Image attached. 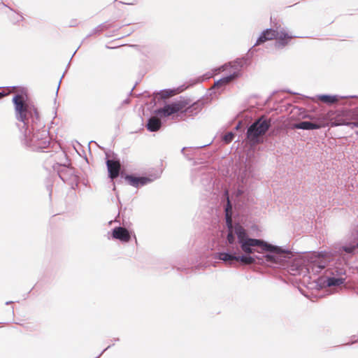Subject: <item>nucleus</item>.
Wrapping results in <instances>:
<instances>
[{"label": "nucleus", "mask_w": 358, "mask_h": 358, "mask_svg": "<svg viewBox=\"0 0 358 358\" xmlns=\"http://www.w3.org/2000/svg\"><path fill=\"white\" fill-rule=\"evenodd\" d=\"M106 166L108 169V178L111 180L113 185V190L115 189L114 180L119 176H121L122 173H120L121 164L119 159L115 158L108 159L106 158Z\"/></svg>", "instance_id": "nucleus-9"}, {"label": "nucleus", "mask_w": 358, "mask_h": 358, "mask_svg": "<svg viewBox=\"0 0 358 358\" xmlns=\"http://www.w3.org/2000/svg\"><path fill=\"white\" fill-rule=\"evenodd\" d=\"M234 134L232 131H229L222 136V140L224 143L228 144L234 139Z\"/></svg>", "instance_id": "nucleus-19"}, {"label": "nucleus", "mask_w": 358, "mask_h": 358, "mask_svg": "<svg viewBox=\"0 0 358 358\" xmlns=\"http://www.w3.org/2000/svg\"><path fill=\"white\" fill-rule=\"evenodd\" d=\"M280 25L278 23H275L273 24V28L270 29H266L264 30L259 36L257 38L256 43L255 45L248 50V56L247 57H243L242 58L245 57L248 59V66L250 64V55L252 56L253 52L256 51V50L254 48L255 45H259L264 42L275 39L278 36V34L279 32V29L280 28ZM245 66H248V65H245L243 68Z\"/></svg>", "instance_id": "nucleus-6"}, {"label": "nucleus", "mask_w": 358, "mask_h": 358, "mask_svg": "<svg viewBox=\"0 0 358 358\" xmlns=\"http://www.w3.org/2000/svg\"><path fill=\"white\" fill-rule=\"evenodd\" d=\"M155 116L148 118L145 124L146 129L150 132L158 131L162 127L163 122L159 118L163 117L157 116L154 112Z\"/></svg>", "instance_id": "nucleus-12"}, {"label": "nucleus", "mask_w": 358, "mask_h": 358, "mask_svg": "<svg viewBox=\"0 0 358 358\" xmlns=\"http://www.w3.org/2000/svg\"><path fill=\"white\" fill-rule=\"evenodd\" d=\"M15 114L20 129L21 143L33 151L46 152L52 142L39 112L34 104L15 94L13 97Z\"/></svg>", "instance_id": "nucleus-2"}, {"label": "nucleus", "mask_w": 358, "mask_h": 358, "mask_svg": "<svg viewBox=\"0 0 358 358\" xmlns=\"http://www.w3.org/2000/svg\"><path fill=\"white\" fill-rule=\"evenodd\" d=\"M119 341V338L114 339V341Z\"/></svg>", "instance_id": "nucleus-36"}, {"label": "nucleus", "mask_w": 358, "mask_h": 358, "mask_svg": "<svg viewBox=\"0 0 358 358\" xmlns=\"http://www.w3.org/2000/svg\"><path fill=\"white\" fill-rule=\"evenodd\" d=\"M271 126L270 119L262 117L251 124L247 129L246 141L252 148L262 143L266 138V133Z\"/></svg>", "instance_id": "nucleus-4"}, {"label": "nucleus", "mask_w": 358, "mask_h": 358, "mask_svg": "<svg viewBox=\"0 0 358 358\" xmlns=\"http://www.w3.org/2000/svg\"><path fill=\"white\" fill-rule=\"evenodd\" d=\"M243 192L238 189L234 205L229 199V193L224 194V204L227 234L224 243L214 258L226 265L264 264L287 271L292 275H317L326 266L327 253L320 252L304 258L294 254L291 250L272 245L263 239L251 238L248 231L239 223L236 216L245 205L239 201Z\"/></svg>", "instance_id": "nucleus-1"}, {"label": "nucleus", "mask_w": 358, "mask_h": 358, "mask_svg": "<svg viewBox=\"0 0 358 358\" xmlns=\"http://www.w3.org/2000/svg\"><path fill=\"white\" fill-rule=\"evenodd\" d=\"M13 316H14V308H13V307H10L6 311V317L5 318L4 323H8L9 322L13 320Z\"/></svg>", "instance_id": "nucleus-21"}, {"label": "nucleus", "mask_w": 358, "mask_h": 358, "mask_svg": "<svg viewBox=\"0 0 358 358\" xmlns=\"http://www.w3.org/2000/svg\"><path fill=\"white\" fill-rule=\"evenodd\" d=\"M345 271L343 268L331 267L325 270L324 273L314 280L320 288L338 287L345 282Z\"/></svg>", "instance_id": "nucleus-5"}, {"label": "nucleus", "mask_w": 358, "mask_h": 358, "mask_svg": "<svg viewBox=\"0 0 358 358\" xmlns=\"http://www.w3.org/2000/svg\"><path fill=\"white\" fill-rule=\"evenodd\" d=\"M159 177L160 174L158 173L150 174L148 176H140L134 173L121 174V178H124L129 185L136 188H138L140 187H143L149 183H151Z\"/></svg>", "instance_id": "nucleus-7"}, {"label": "nucleus", "mask_w": 358, "mask_h": 358, "mask_svg": "<svg viewBox=\"0 0 358 358\" xmlns=\"http://www.w3.org/2000/svg\"><path fill=\"white\" fill-rule=\"evenodd\" d=\"M62 155H63L64 158L65 159L66 162H67L69 161V159H68L66 155L64 153H62Z\"/></svg>", "instance_id": "nucleus-30"}, {"label": "nucleus", "mask_w": 358, "mask_h": 358, "mask_svg": "<svg viewBox=\"0 0 358 358\" xmlns=\"http://www.w3.org/2000/svg\"><path fill=\"white\" fill-rule=\"evenodd\" d=\"M357 294H358V290H357Z\"/></svg>", "instance_id": "nucleus-37"}, {"label": "nucleus", "mask_w": 358, "mask_h": 358, "mask_svg": "<svg viewBox=\"0 0 358 358\" xmlns=\"http://www.w3.org/2000/svg\"><path fill=\"white\" fill-rule=\"evenodd\" d=\"M173 90L170 89L161 90L153 93L154 99L158 101L164 100L172 95Z\"/></svg>", "instance_id": "nucleus-16"}, {"label": "nucleus", "mask_w": 358, "mask_h": 358, "mask_svg": "<svg viewBox=\"0 0 358 358\" xmlns=\"http://www.w3.org/2000/svg\"><path fill=\"white\" fill-rule=\"evenodd\" d=\"M345 125L349 126L351 128H358V120L355 122H348V123L345 124Z\"/></svg>", "instance_id": "nucleus-23"}, {"label": "nucleus", "mask_w": 358, "mask_h": 358, "mask_svg": "<svg viewBox=\"0 0 358 358\" xmlns=\"http://www.w3.org/2000/svg\"><path fill=\"white\" fill-rule=\"evenodd\" d=\"M358 250V246L356 245H344L342 247V250L346 254H355L356 250Z\"/></svg>", "instance_id": "nucleus-18"}, {"label": "nucleus", "mask_w": 358, "mask_h": 358, "mask_svg": "<svg viewBox=\"0 0 358 358\" xmlns=\"http://www.w3.org/2000/svg\"><path fill=\"white\" fill-rule=\"evenodd\" d=\"M110 348V345H108L106 348H105L97 357H96L95 358H99L104 352H106L108 348Z\"/></svg>", "instance_id": "nucleus-27"}, {"label": "nucleus", "mask_w": 358, "mask_h": 358, "mask_svg": "<svg viewBox=\"0 0 358 358\" xmlns=\"http://www.w3.org/2000/svg\"><path fill=\"white\" fill-rule=\"evenodd\" d=\"M321 122L301 121L296 123L294 126L296 129L303 130H315L319 129L323 127Z\"/></svg>", "instance_id": "nucleus-14"}, {"label": "nucleus", "mask_w": 358, "mask_h": 358, "mask_svg": "<svg viewBox=\"0 0 358 358\" xmlns=\"http://www.w3.org/2000/svg\"><path fill=\"white\" fill-rule=\"evenodd\" d=\"M255 167L253 162L250 159H247L243 172V180L249 178H254L255 176Z\"/></svg>", "instance_id": "nucleus-15"}, {"label": "nucleus", "mask_w": 358, "mask_h": 358, "mask_svg": "<svg viewBox=\"0 0 358 358\" xmlns=\"http://www.w3.org/2000/svg\"><path fill=\"white\" fill-rule=\"evenodd\" d=\"M356 342H358V341H353V342L350 343H346L345 345H352V344H353V343H356Z\"/></svg>", "instance_id": "nucleus-32"}, {"label": "nucleus", "mask_w": 358, "mask_h": 358, "mask_svg": "<svg viewBox=\"0 0 358 358\" xmlns=\"http://www.w3.org/2000/svg\"><path fill=\"white\" fill-rule=\"evenodd\" d=\"M192 147H189V148H186V147H184L182 148L181 150V152L184 155V156L189 160H191L192 158L189 157L190 155H192Z\"/></svg>", "instance_id": "nucleus-22"}, {"label": "nucleus", "mask_w": 358, "mask_h": 358, "mask_svg": "<svg viewBox=\"0 0 358 358\" xmlns=\"http://www.w3.org/2000/svg\"><path fill=\"white\" fill-rule=\"evenodd\" d=\"M112 238L120 241L122 243H128L131 238V233L128 229L122 227H115L112 229Z\"/></svg>", "instance_id": "nucleus-11"}, {"label": "nucleus", "mask_w": 358, "mask_h": 358, "mask_svg": "<svg viewBox=\"0 0 358 358\" xmlns=\"http://www.w3.org/2000/svg\"><path fill=\"white\" fill-rule=\"evenodd\" d=\"M247 58H237L233 62L222 66V70L228 66L234 69V71L229 75L224 76L215 82L214 87L208 90V94L201 97L200 99L190 103L187 100L178 101L171 103L165 104L164 107L155 110V113L159 117H169L174 114H187L189 116L197 115L203 106L217 96V93L220 94L222 90L220 88L224 85L238 78L241 76V70L245 65H248Z\"/></svg>", "instance_id": "nucleus-3"}, {"label": "nucleus", "mask_w": 358, "mask_h": 358, "mask_svg": "<svg viewBox=\"0 0 358 358\" xmlns=\"http://www.w3.org/2000/svg\"><path fill=\"white\" fill-rule=\"evenodd\" d=\"M242 127H243V124H242V123H241V122H239L236 124V126L235 127V129H236V130H238V129H241Z\"/></svg>", "instance_id": "nucleus-26"}, {"label": "nucleus", "mask_w": 358, "mask_h": 358, "mask_svg": "<svg viewBox=\"0 0 358 358\" xmlns=\"http://www.w3.org/2000/svg\"><path fill=\"white\" fill-rule=\"evenodd\" d=\"M129 103V99H126L125 100H124L123 101V103Z\"/></svg>", "instance_id": "nucleus-31"}, {"label": "nucleus", "mask_w": 358, "mask_h": 358, "mask_svg": "<svg viewBox=\"0 0 358 358\" xmlns=\"http://www.w3.org/2000/svg\"><path fill=\"white\" fill-rule=\"evenodd\" d=\"M64 74H65V72L63 73L62 78H60V80L59 82V84H58V86H57V91H56V96H57V94H58V90H59V86H60V84H61V82H62V78L64 76Z\"/></svg>", "instance_id": "nucleus-24"}, {"label": "nucleus", "mask_w": 358, "mask_h": 358, "mask_svg": "<svg viewBox=\"0 0 358 358\" xmlns=\"http://www.w3.org/2000/svg\"><path fill=\"white\" fill-rule=\"evenodd\" d=\"M210 144H211V143H209L206 144V145H199V146L195 147V148L199 149V148H205V147H206V146H208V145H209Z\"/></svg>", "instance_id": "nucleus-28"}, {"label": "nucleus", "mask_w": 358, "mask_h": 358, "mask_svg": "<svg viewBox=\"0 0 358 358\" xmlns=\"http://www.w3.org/2000/svg\"><path fill=\"white\" fill-rule=\"evenodd\" d=\"M52 168L54 171L57 172L59 178L64 182H70L78 181V176L75 173V169L69 165L66 162L64 163H55Z\"/></svg>", "instance_id": "nucleus-8"}, {"label": "nucleus", "mask_w": 358, "mask_h": 358, "mask_svg": "<svg viewBox=\"0 0 358 358\" xmlns=\"http://www.w3.org/2000/svg\"><path fill=\"white\" fill-rule=\"evenodd\" d=\"M303 117H308V118H310V119H312V118H313V117H312V116H310V115H308V116H303Z\"/></svg>", "instance_id": "nucleus-34"}, {"label": "nucleus", "mask_w": 358, "mask_h": 358, "mask_svg": "<svg viewBox=\"0 0 358 358\" xmlns=\"http://www.w3.org/2000/svg\"><path fill=\"white\" fill-rule=\"evenodd\" d=\"M135 86H136V85H134V87L131 90V91H130V92H129V94H131V93H132V92H133V90H134V89Z\"/></svg>", "instance_id": "nucleus-35"}, {"label": "nucleus", "mask_w": 358, "mask_h": 358, "mask_svg": "<svg viewBox=\"0 0 358 358\" xmlns=\"http://www.w3.org/2000/svg\"><path fill=\"white\" fill-rule=\"evenodd\" d=\"M3 88H4V87H1V97L6 96L8 94L7 92H6L4 90H3Z\"/></svg>", "instance_id": "nucleus-25"}, {"label": "nucleus", "mask_w": 358, "mask_h": 358, "mask_svg": "<svg viewBox=\"0 0 358 358\" xmlns=\"http://www.w3.org/2000/svg\"><path fill=\"white\" fill-rule=\"evenodd\" d=\"M297 37L294 35L289 34L287 29L286 27H282L280 25V28L279 29V32L278 34V36L275 38V41L273 43L274 47L276 49H282L287 45H288L289 41L293 38Z\"/></svg>", "instance_id": "nucleus-10"}, {"label": "nucleus", "mask_w": 358, "mask_h": 358, "mask_svg": "<svg viewBox=\"0 0 358 358\" xmlns=\"http://www.w3.org/2000/svg\"><path fill=\"white\" fill-rule=\"evenodd\" d=\"M108 28V25L106 23H103L99 24L98 27H95L90 34L88 36H92V34H99L104 29H107Z\"/></svg>", "instance_id": "nucleus-20"}, {"label": "nucleus", "mask_w": 358, "mask_h": 358, "mask_svg": "<svg viewBox=\"0 0 358 358\" xmlns=\"http://www.w3.org/2000/svg\"><path fill=\"white\" fill-rule=\"evenodd\" d=\"M13 303V301H6V305H9V304H12Z\"/></svg>", "instance_id": "nucleus-33"}, {"label": "nucleus", "mask_w": 358, "mask_h": 358, "mask_svg": "<svg viewBox=\"0 0 358 358\" xmlns=\"http://www.w3.org/2000/svg\"><path fill=\"white\" fill-rule=\"evenodd\" d=\"M317 99L327 104H332L338 101V96L330 94H319Z\"/></svg>", "instance_id": "nucleus-17"}, {"label": "nucleus", "mask_w": 358, "mask_h": 358, "mask_svg": "<svg viewBox=\"0 0 358 358\" xmlns=\"http://www.w3.org/2000/svg\"><path fill=\"white\" fill-rule=\"evenodd\" d=\"M1 13H5L10 22L16 24L23 20V17L18 13L10 8L5 3L1 2Z\"/></svg>", "instance_id": "nucleus-13"}, {"label": "nucleus", "mask_w": 358, "mask_h": 358, "mask_svg": "<svg viewBox=\"0 0 358 358\" xmlns=\"http://www.w3.org/2000/svg\"><path fill=\"white\" fill-rule=\"evenodd\" d=\"M47 188H48V190L49 191V195L50 196L51 194H52V186L49 185V186L47 187Z\"/></svg>", "instance_id": "nucleus-29"}]
</instances>
